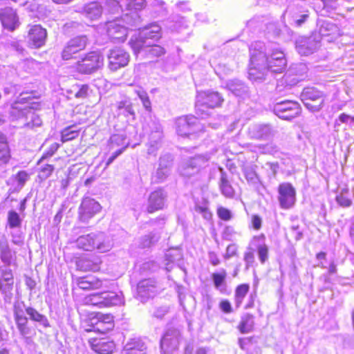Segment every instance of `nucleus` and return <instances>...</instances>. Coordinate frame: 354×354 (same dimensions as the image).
Segmentation results:
<instances>
[{
    "instance_id": "19",
    "label": "nucleus",
    "mask_w": 354,
    "mask_h": 354,
    "mask_svg": "<svg viewBox=\"0 0 354 354\" xmlns=\"http://www.w3.org/2000/svg\"><path fill=\"white\" fill-rule=\"evenodd\" d=\"M157 292L158 288L153 280L144 279L138 284L136 298L141 302H145L149 298L153 297Z\"/></svg>"
},
{
    "instance_id": "32",
    "label": "nucleus",
    "mask_w": 354,
    "mask_h": 354,
    "mask_svg": "<svg viewBox=\"0 0 354 354\" xmlns=\"http://www.w3.org/2000/svg\"><path fill=\"white\" fill-rule=\"evenodd\" d=\"M226 88L235 96L244 97L248 94V86L241 81L231 80L226 84Z\"/></svg>"
},
{
    "instance_id": "4",
    "label": "nucleus",
    "mask_w": 354,
    "mask_h": 354,
    "mask_svg": "<svg viewBox=\"0 0 354 354\" xmlns=\"http://www.w3.org/2000/svg\"><path fill=\"white\" fill-rule=\"evenodd\" d=\"M161 37V28L157 24H151L143 28L138 36H133L129 44L136 54L140 52L144 46L158 40Z\"/></svg>"
},
{
    "instance_id": "56",
    "label": "nucleus",
    "mask_w": 354,
    "mask_h": 354,
    "mask_svg": "<svg viewBox=\"0 0 354 354\" xmlns=\"http://www.w3.org/2000/svg\"><path fill=\"white\" fill-rule=\"evenodd\" d=\"M27 313L30 315V317L34 321L41 323L46 327L48 326V322L46 317L39 313L38 311H27Z\"/></svg>"
},
{
    "instance_id": "21",
    "label": "nucleus",
    "mask_w": 354,
    "mask_h": 354,
    "mask_svg": "<svg viewBox=\"0 0 354 354\" xmlns=\"http://www.w3.org/2000/svg\"><path fill=\"white\" fill-rule=\"evenodd\" d=\"M167 193L162 189L151 192L149 196L147 210L149 213L163 209L167 200Z\"/></svg>"
},
{
    "instance_id": "3",
    "label": "nucleus",
    "mask_w": 354,
    "mask_h": 354,
    "mask_svg": "<svg viewBox=\"0 0 354 354\" xmlns=\"http://www.w3.org/2000/svg\"><path fill=\"white\" fill-rule=\"evenodd\" d=\"M224 99L217 91H207L198 93L196 100V114L205 118L210 115L211 111L221 106Z\"/></svg>"
},
{
    "instance_id": "62",
    "label": "nucleus",
    "mask_w": 354,
    "mask_h": 354,
    "mask_svg": "<svg viewBox=\"0 0 354 354\" xmlns=\"http://www.w3.org/2000/svg\"><path fill=\"white\" fill-rule=\"evenodd\" d=\"M195 210L196 212L202 214L204 218L209 220L212 218V213L205 206L196 205Z\"/></svg>"
},
{
    "instance_id": "48",
    "label": "nucleus",
    "mask_w": 354,
    "mask_h": 354,
    "mask_svg": "<svg viewBox=\"0 0 354 354\" xmlns=\"http://www.w3.org/2000/svg\"><path fill=\"white\" fill-rule=\"evenodd\" d=\"M135 93L138 95L142 102L143 107L148 111L151 110V104L147 93L142 88H137L134 90Z\"/></svg>"
},
{
    "instance_id": "12",
    "label": "nucleus",
    "mask_w": 354,
    "mask_h": 354,
    "mask_svg": "<svg viewBox=\"0 0 354 354\" xmlns=\"http://www.w3.org/2000/svg\"><path fill=\"white\" fill-rule=\"evenodd\" d=\"M128 145L129 142L126 140V137L123 134H114L111 136L109 140L108 147L109 151H113V153L107 160L106 165L109 166L111 164Z\"/></svg>"
},
{
    "instance_id": "37",
    "label": "nucleus",
    "mask_w": 354,
    "mask_h": 354,
    "mask_svg": "<svg viewBox=\"0 0 354 354\" xmlns=\"http://www.w3.org/2000/svg\"><path fill=\"white\" fill-rule=\"evenodd\" d=\"M84 14L91 20H97L102 14V7L96 1L88 3L84 7Z\"/></svg>"
},
{
    "instance_id": "59",
    "label": "nucleus",
    "mask_w": 354,
    "mask_h": 354,
    "mask_svg": "<svg viewBox=\"0 0 354 354\" xmlns=\"http://www.w3.org/2000/svg\"><path fill=\"white\" fill-rule=\"evenodd\" d=\"M243 260L245 263L246 269H248L254 262V251L249 248L248 251L244 253Z\"/></svg>"
},
{
    "instance_id": "61",
    "label": "nucleus",
    "mask_w": 354,
    "mask_h": 354,
    "mask_svg": "<svg viewBox=\"0 0 354 354\" xmlns=\"http://www.w3.org/2000/svg\"><path fill=\"white\" fill-rule=\"evenodd\" d=\"M29 179V174L26 171H20L16 175V180L19 185L24 186Z\"/></svg>"
},
{
    "instance_id": "15",
    "label": "nucleus",
    "mask_w": 354,
    "mask_h": 354,
    "mask_svg": "<svg viewBox=\"0 0 354 354\" xmlns=\"http://www.w3.org/2000/svg\"><path fill=\"white\" fill-rule=\"evenodd\" d=\"M100 205L94 199L84 198L79 207V218L82 222L87 223L95 214L100 212Z\"/></svg>"
},
{
    "instance_id": "49",
    "label": "nucleus",
    "mask_w": 354,
    "mask_h": 354,
    "mask_svg": "<svg viewBox=\"0 0 354 354\" xmlns=\"http://www.w3.org/2000/svg\"><path fill=\"white\" fill-rule=\"evenodd\" d=\"M336 201L337 203L343 207H350L352 204L348 189H343L342 192L336 196Z\"/></svg>"
},
{
    "instance_id": "54",
    "label": "nucleus",
    "mask_w": 354,
    "mask_h": 354,
    "mask_svg": "<svg viewBox=\"0 0 354 354\" xmlns=\"http://www.w3.org/2000/svg\"><path fill=\"white\" fill-rule=\"evenodd\" d=\"M77 286L82 290H90L97 288L100 286V282H93L92 281H88L84 278H81L78 280Z\"/></svg>"
},
{
    "instance_id": "42",
    "label": "nucleus",
    "mask_w": 354,
    "mask_h": 354,
    "mask_svg": "<svg viewBox=\"0 0 354 354\" xmlns=\"http://www.w3.org/2000/svg\"><path fill=\"white\" fill-rule=\"evenodd\" d=\"M117 109L119 114H122L125 116L131 115L134 118L135 113L132 106V103L127 100L120 101L117 103Z\"/></svg>"
},
{
    "instance_id": "34",
    "label": "nucleus",
    "mask_w": 354,
    "mask_h": 354,
    "mask_svg": "<svg viewBox=\"0 0 354 354\" xmlns=\"http://www.w3.org/2000/svg\"><path fill=\"white\" fill-rule=\"evenodd\" d=\"M249 133L252 138L265 139L271 135L272 129L268 124H254L249 128Z\"/></svg>"
},
{
    "instance_id": "28",
    "label": "nucleus",
    "mask_w": 354,
    "mask_h": 354,
    "mask_svg": "<svg viewBox=\"0 0 354 354\" xmlns=\"http://www.w3.org/2000/svg\"><path fill=\"white\" fill-rule=\"evenodd\" d=\"M319 35L322 37H329L328 41L337 39L342 35L339 28L333 22L323 21L319 27Z\"/></svg>"
},
{
    "instance_id": "17",
    "label": "nucleus",
    "mask_w": 354,
    "mask_h": 354,
    "mask_svg": "<svg viewBox=\"0 0 354 354\" xmlns=\"http://www.w3.org/2000/svg\"><path fill=\"white\" fill-rule=\"evenodd\" d=\"M122 5H124L126 10L130 11V13L125 15L124 20L130 26H136V21L139 20L137 11L145 7V0H122Z\"/></svg>"
},
{
    "instance_id": "30",
    "label": "nucleus",
    "mask_w": 354,
    "mask_h": 354,
    "mask_svg": "<svg viewBox=\"0 0 354 354\" xmlns=\"http://www.w3.org/2000/svg\"><path fill=\"white\" fill-rule=\"evenodd\" d=\"M145 344L140 338H131L124 344L121 354H145Z\"/></svg>"
},
{
    "instance_id": "2",
    "label": "nucleus",
    "mask_w": 354,
    "mask_h": 354,
    "mask_svg": "<svg viewBox=\"0 0 354 354\" xmlns=\"http://www.w3.org/2000/svg\"><path fill=\"white\" fill-rule=\"evenodd\" d=\"M33 100L31 93H21L12 104L11 115L19 121L21 128L32 129L42 124L41 118L35 112L39 104Z\"/></svg>"
},
{
    "instance_id": "39",
    "label": "nucleus",
    "mask_w": 354,
    "mask_h": 354,
    "mask_svg": "<svg viewBox=\"0 0 354 354\" xmlns=\"http://www.w3.org/2000/svg\"><path fill=\"white\" fill-rule=\"evenodd\" d=\"M94 237L95 232L79 236L76 240L77 248L85 251H93Z\"/></svg>"
},
{
    "instance_id": "55",
    "label": "nucleus",
    "mask_w": 354,
    "mask_h": 354,
    "mask_svg": "<svg viewBox=\"0 0 354 354\" xmlns=\"http://www.w3.org/2000/svg\"><path fill=\"white\" fill-rule=\"evenodd\" d=\"M106 5L111 12H118L120 10L123 11L124 5H122V0H106Z\"/></svg>"
},
{
    "instance_id": "27",
    "label": "nucleus",
    "mask_w": 354,
    "mask_h": 354,
    "mask_svg": "<svg viewBox=\"0 0 354 354\" xmlns=\"http://www.w3.org/2000/svg\"><path fill=\"white\" fill-rule=\"evenodd\" d=\"M113 247V240L109 235L104 232H95L93 250L104 253L110 251Z\"/></svg>"
},
{
    "instance_id": "57",
    "label": "nucleus",
    "mask_w": 354,
    "mask_h": 354,
    "mask_svg": "<svg viewBox=\"0 0 354 354\" xmlns=\"http://www.w3.org/2000/svg\"><path fill=\"white\" fill-rule=\"evenodd\" d=\"M54 171V167L52 165H46L43 167L38 174V177L41 180H46L48 178Z\"/></svg>"
},
{
    "instance_id": "45",
    "label": "nucleus",
    "mask_w": 354,
    "mask_h": 354,
    "mask_svg": "<svg viewBox=\"0 0 354 354\" xmlns=\"http://www.w3.org/2000/svg\"><path fill=\"white\" fill-rule=\"evenodd\" d=\"M254 325L253 317L249 315L245 314L241 318V321L239 325V328L241 333H250L252 328Z\"/></svg>"
},
{
    "instance_id": "8",
    "label": "nucleus",
    "mask_w": 354,
    "mask_h": 354,
    "mask_svg": "<svg viewBox=\"0 0 354 354\" xmlns=\"http://www.w3.org/2000/svg\"><path fill=\"white\" fill-rule=\"evenodd\" d=\"M86 302L100 308L120 307L124 303L122 296L115 292H101L93 295Z\"/></svg>"
},
{
    "instance_id": "6",
    "label": "nucleus",
    "mask_w": 354,
    "mask_h": 354,
    "mask_svg": "<svg viewBox=\"0 0 354 354\" xmlns=\"http://www.w3.org/2000/svg\"><path fill=\"white\" fill-rule=\"evenodd\" d=\"M210 159L208 153L196 155L194 157L183 160L178 167L179 174L185 177H191L205 167Z\"/></svg>"
},
{
    "instance_id": "46",
    "label": "nucleus",
    "mask_w": 354,
    "mask_h": 354,
    "mask_svg": "<svg viewBox=\"0 0 354 354\" xmlns=\"http://www.w3.org/2000/svg\"><path fill=\"white\" fill-rule=\"evenodd\" d=\"M160 239L157 233L151 232L140 239V246L142 248H149L156 243Z\"/></svg>"
},
{
    "instance_id": "18",
    "label": "nucleus",
    "mask_w": 354,
    "mask_h": 354,
    "mask_svg": "<svg viewBox=\"0 0 354 354\" xmlns=\"http://www.w3.org/2000/svg\"><path fill=\"white\" fill-rule=\"evenodd\" d=\"M149 128L151 129V133L149 138L147 151L149 154L155 155L161 145L162 138V127L159 123L151 121Z\"/></svg>"
},
{
    "instance_id": "35",
    "label": "nucleus",
    "mask_w": 354,
    "mask_h": 354,
    "mask_svg": "<svg viewBox=\"0 0 354 354\" xmlns=\"http://www.w3.org/2000/svg\"><path fill=\"white\" fill-rule=\"evenodd\" d=\"M214 288L221 293L227 292V272L221 269L218 272H214L211 275Z\"/></svg>"
},
{
    "instance_id": "36",
    "label": "nucleus",
    "mask_w": 354,
    "mask_h": 354,
    "mask_svg": "<svg viewBox=\"0 0 354 354\" xmlns=\"http://www.w3.org/2000/svg\"><path fill=\"white\" fill-rule=\"evenodd\" d=\"M91 325L95 326L99 324H106L108 325L107 329L113 327V317L110 314L104 315L100 312H92L88 315Z\"/></svg>"
},
{
    "instance_id": "5",
    "label": "nucleus",
    "mask_w": 354,
    "mask_h": 354,
    "mask_svg": "<svg viewBox=\"0 0 354 354\" xmlns=\"http://www.w3.org/2000/svg\"><path fill=\"white\" fill-rule=\"evenodd\" d=\"M307 71L308 67L304 63L291 65L283 77L277 82V91L281 93L285 90L290 89L305 78Z\"/></svg>"
},
{
    "instance_id": "9",
    "label": "nucleus",
    "mask_w": 354,
    "mask_h": 354,
    "mask_svg": "<svg viewBox=\"0 0 354 354\" xmlns=\"http://www.w3.org/2000/svg\"><path fill=\"white\" fill-rule=\"evenodd\" d=\"M88 44L86 35L77 36L71 39L65 45L62 52V57L64 60H69L76 57V55L85 49Z\"/></svg>"
},
{
    "instance_id": "51",
    "label": "nucleus",
    "mask_w": 354,
    "mask_h": 354,
    "mask_svg": "<svg viewBox=\"0 0 354 354\" xmlns=\"http://www.w3.org/2000/svg\"><path fill=\"white\" fill-rule=\"evenodd\" d=\"M74 127H68L64 129L62 132V141L65 142L72 140L79 135V131L73 129Z\"/></svg>"
},
{
    "instance_id": "50",
    "label": "nucleus",
    "mask_w": 354,
    "mask_h": 354,
    "mask_svg": "<svg viewBox=\"0 0 354 354\" xmlns=\"http://www.w3.org/2000/svg\"><path fill=\"white\" fill-rule=\"evenodd\" d=\"M244 176L248 183L252 185H257L260 180L255 171L252 167H246L244 169Z\"/></svg>"
},
{
    "instance_id": "10",
    "label": "nucleus",
    "mask_w": 354,
    "mask_h": 354,
    "mask_svg": "<svg viewBox=\"0 0 354 354\" xmlns=\"http://www.w3.org/2000/svg\"><path fill=\"white\" fill-rule=\"evenodd\" d=\"M301 100L307 109L313 112L321 109L324 98L322 93L315 88H305L301 93Z\"/></svg>"
},
{
    "instance_id": "11",
    "label": "nucleus",
    "mask_w": 354,
    "mask_h": 354,
    "mask_svg": "<svg viewBox=\"0 0 354 354\" xmlns=\"http://www.w3.org/2000/svg\"><path fill=\"white\" fill-rule=\"evenodd\" d=\"M201 129L198 119L193 116L179 118L176 121V131L181 136H189Z\"/></svg>"
},
{
    "instance_id": "58",
    "label": "nucleus",
    "mask_w": 354,
    "mask_h": 354,
    "mask_svg": "<svg viewBox=\"0 0 354 354\" xmlns=\"http://www.w3.org/2000/svg\"><path fill=\"white\" fill-rule=\"evenodd\" d=\"M217 214L221 220L225 221H230L232 218V212L223 207H219L217 209Z\"/></svg>"
},
{
    "instance_id": "41",
    "label": "nucleus",
    "mask_w": 354,
    "mask_h": 354,
    "mask_svg": "<svg viewBox=\"0 0 354 354\" xmlns=\"http://www.w3.org/2000/svg\"><path fill=\"white\" fill-rule=\"evenodd\" d=\"M10 158L9 147L6 137L0 132V162L3 164L8 162Z\"/></svg>"
},
{
    "instance_id": "38",
    "label": "nucleus",
    "mask_w": 354,
    "mask_h": 354,
    "mask_svg": "<svg viewBox=\"0 0 354 354\" xmlns=\"http://www.w3.org/2000/svg\"><path fill=\"white\" fill-rule=\"evenodd\" d=\"M142 51L146 57L147 59H153L156 57H159L165 54V49L156 44H152V43H149V45L144 46L142 48L140 49V52Z\"/></svg>"
},
{
    "instance_id": "64",
    "label": "nucleus",
    "mask_w": 354,
    "mask_h": 354,
    "mask_svg": "<svg viewBox=\"0 0 354 354\" xmlns=\"http://www.w3.org/2000/svg\"><path fill=\"white\" fill-rule=\"evenodd\" d=\"M88 86L82 84L80 86L78 91L75 93V96L77 98H86L88 96Z\"/></svg>"
},
{
    "instance_id": "7",
    "label": "nucleus",
    "mask_w": 354,
    "mask_h": 354,
    "mask_svg": "<svg viewBox=\"0 0 354 354\" xmlns=\"http://www.w3.org/2000/svg\"><path fill=\"white\" fill-rule=\"evenodd\" d=\"M104 57L98 52L86 54L77 62V70L82 74H91L102 67Z\"/></svg>"
},
{
    "instance_id": "53",
    "label": "nucleus",
    "mask_w": 354,
    "mask_h": 354,
    "mask_svg": "<svg viewBox=\"0 0 354 354\" xmlns=\"http://www.w3.org/2000/svg\"><path fill=\"white\" fill-rule=\"evenodd\" d=\"M8 222L10 228L18 227L21 225V220L19 215L13 210L8 212Z\"/></svg>"
},
{
    "instance_id": "26",
    "label": "nucleus",
    "mask_w": 354,
    "mask_h": 354,
    "mask_svg": "<svg viewBox=\"0 0 354 354\" xmlns=\"http://www.w3.org/2000/svg\"><path fill=\"white\" fill-rule=\"evenodd\" d=\"M0 259L6 266H9L16 259V251L10 245L8 239L3 236L0 239Z\"/></svg>"
},
{
    "instance_id": "14",
    "label": "nucleus",
    "mask_w": 354,
    "mask_h": 354,
    "mask_svg": "<svg viewBox=\"0 0 354 354\" xmlns=\"http://www.w3.org/2000/svg\"><path fill=\"white\" fill-rule=\"evenodd\" d=\"M129 55L124 49L115 48L109 50L108 55L109 68L115 71L118 69L124 67L129 62Z\"/></svg>"
},
{
    "instance_id": "23",
    "label": "nucleus",
    "mask_w": 354,
    "mask_h": 354,
    "mask_svg": "<svg viewBox=\"0 0 354 354\" xmlns=\"http://www.w3.org/2000/svg\"><path fill=\"white\" fill-rule=\"evenodd\" d=\"M106 32L111 39L118 41H124L127 35V28L118 19L107 22Z\"/></svg>"
},
{
    "instance_id": "16",
    "label": "nucleus",
    "mask_w": 354,
    "mask_h": 354,
    "mask_svg": "<svg viewBox=\"0 0 354 354\" xmlns=\"http://www.w3.org/2000/svg\"><path fill=\"white\" fill-rule=\"evenodd\" d=\"M296 49L301 55H309L320 46L319 37L313 35L308 37H301L296 41Z\"/></svg>"
},
{
    "instance_id": "43",
    "label": "nucleus",
    "mask_w": 354,
    "mask_h": 354,
    "mask_svg": "<svg viewBox=\"0 0 354 354\" xmlns=\"http://www.w3.org/2000/svg\"><path fill=\"white\" fill-rule=\"evenodd\" d=\"M250 286L248 284L243 283L238 286L235 290V304L236 307L239 308L243 299L249 291Z\"/></svg>"
},
{
    "instance_id": "63",
    "label": "nucleus",
    "mask_w": 354,
    "mask_h": 354,
    "mask_svg": "<svg viewBox=\"0 0 354 354\" xmlns=\"http://www.w3.org/2000/svg\"><path fill=\"white\" fill-rule=\"evenodd\" d=\"M2 276L3 278V280L6 282H8V286L10 288H12L13 285V275L12 270L9 268L3 270Z\"/></svg>"
},
{
    "instance_id": "52",
    "label": "nucleus",
    "mask_w": 354,
    "mask_h": 354,
    "mask_svg": "<svg viewBox=\"0 0 354 354\" xmlns=\"http://www.w3.org/2000/svg\"><path fill=\"white\" fill-rule=\"evenodd\" d=\"M290 104H298L295 101L292 100H286V101H281L276 103V104L274 106V111L275 114L277 115L279 113H283L284 111L290 110L292 108V105Z\"/></svg>"
},
{
    "instance_id": "44",
    "label": "nucleus",
    "mask_w": 354,
    "mask_h": 354,
    "mask_svg": "<svg viewBox=\"0 0 354 354\" xmlns=\"http://www.w3.org/2000/svg\"><path fill=\"white\" fill-rule=\"evenodd\" d=\"M292 105L290 110L284 111L277 116L283 120H291L298 116L301 113V108L299 104H290Z\"/></svg>"
},
{
    "instance_id": "25",
    "label": "nucleus",
    "mask_w": 354,
    "mask_h": 354,
    "mask_svg": "<svg viewBox=\"0 0 354 354\" xmlns=\"http://www.w3.org/2000/svg\"><path fill=\"white\" fill-rule=\"evenodd\" d=\"M102 260L99 256L89 255L79 259L77 261V267L82 271L96 272L100 269Z\"/></svg>"
},
{
    "instance_id": "29",
    "label": "nucleus",
    "mask_w": 354,
    "mask_h": 354,
    "mask_svg": "<svg viewBox=\"0 0 354 354\" xmlns=\"http://www.w3.org/2000/svg\"><path fill=\"white\" fill-rule=\"evenodd\" d=\"M0 20L3 26L10 30H15L18 23L16 12L11 8H6L0 11Z\"/></svg>"
},
{
    "instance_id": "20",
    "label": "nucleus",
    "mask_w": 354,
    "mask_h": 354,
    "mask_svg": "<svg viewBox=\"0 0 354 354\" xmlns=\"http://www.w3.org/2000/svg\"><path fill=\"white\" fill-rule=\"evenodd\" d=\"M180 333L178 330L169 329L160 341L161 350L165 353H169L177 348L179 344Z\"/></svg>"
},
{
    "instance_id": "31",
    "label": "nucleus",
    "mask_w": 354,
    "mask_h": 354,
    "mask_svg": "<svg viewBox=\"0 0 354 354\" xmlns=\"http://www.w3.org/2000/svg\"><path fill=\"white\" fill-rule=\"evenodd\" d=\"M90 342L92 349L99 354H110L115 348L114 342L106 339H93Z\"/></svg>"
},
{
    "instance_id": "60",
    "label": "nucleus",
    "mask_w": 354,
    "mask_h": 354,
    "mask_svg": "<svg viewBox=\"0 0 354 354\" xmlns=\"http://www.w3.org/2000/svg\"><path fill=\"white\" fill-rule=\"evenodd\" d=\"M236 234V231L232 226H226L222 232V238L227 241H232Z\"/></svg>"
},
{
    "instance_id": "24",
    "label": "nucleus",
    "mask_w": 354,
    "mask_h": 354,
    "mask_svg": "<svg viewBox=\"0 0 354 354\" xmlns=\"http://www.w3.org/2000/svg\"><path fill=\"white\" fill-rule=\"evenodd\" d=\"M47 32L46 29L39 25L33 26L29 30V44L35 48H38L44 45Z\"/></svg>"
},
{
    "instance_id": "33",
    "label": "nucleus",
    "mask_w": 354,
    "mask_h": 354,
    "mask_svg": "<svg viewBox=\"0 0 354 354\" xmlns=\"http://www.w3.org/2000/svg\"><path fill=\"white\" fill-rule=\"evenodd\" d=\"M221 177L219 180V188L221 194L226 198H232L235 195V191L227 178V174L222 168H220Z\"/></svg>"
},
{
    "instance_id": "22",
    "label": "nucleus",
    "mask_w": 354,
    "mask_h": 354,
    "mask_svg": "<svg viewBox=\"0 0 354 354\" xmlns=\"http://www.w3.org/2000/svg\"><path fill=\"white\" fill-rule=\"evenodd\" d=\"M173 166V158L170 154L162 156L159 159V164L154 178L156 182H162L170 174Z\"/></svg>"
},
{
    "instance_id": "40",
    "label": "nucleus",
    "mask_w": 354,
    "mask_h": 354,
    "mask_svg": "<svg viewBox=\"0 0 354 354\" xmlns=\"http://www.w3.org/2000/svg\"><path fill=\"white\" fill-rule=\"evenodd\" d=\"M254 240L258 242L257 250L259 259L261 263H264L268 257V247L265 243V236L263 235L256 236Z\"/></svg>"
},
{
    "instance_id": "1",
    "label": "nucleus",
    "mask_w": 354,
    "mask_h": 354,
    "mask_svg": "<svg viewBox=\"0 0 354 354\" xmlns=\"http://www.w3.org/2000/svg\"><path fill=\"white\" fill-rule=\"evenodd\" d=\"M263 47V44L258 41L250 48L248 77L253 82L264 80L269 71L281 73L287 65L283 51L275 48L267 54L262 50Z\"/></svg>"
},
{
    "instance_id": "13",
    "label": "nucleus",
    "mask_w": 354,
    "mask_h": 354,
    "mask_svg": "<svg viewBox=\"0 0 354 354\" xmlns=\"http://www.w3.org/2000/svg\"><path fill=\"white\" fill-rule=\"evenodd\" d=\"M279 201L283 209L292 207L296 201V192L292 185L289 183H283L279 185L278 188Z\"/></svg>"
},
{
    "instance_id": "47",
    "label": "nucleus",
    "mask_w": 354,
    "mask_h": 354,
    "mask_svg": "<svg viewBox=\"0 0 354 354\" xmlns=\"http://www.w3.org/2000/svg\"><path fill=\"white\" fill-rule=\"evenodd\" d=\"M24 311H15V316L17 327L22 335L28 333V330L26 327L27 323V318L24 315Z\"/></svg>"
}]
</instances>
